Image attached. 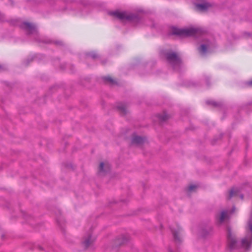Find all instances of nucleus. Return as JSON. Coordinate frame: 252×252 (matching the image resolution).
<instances>
[{
  "label": "nucleus",
  "mask_w": 252,
  "mask_h": 252,
  "mask_svg": "<svg viewBox=\"0 0 252 252\" xmlns=\"http://www.w3.org/2000/svg\"><path fill=\"white\" fill-rule=\"evenodd\" d=\"M228 244L231 250H238L240 248L249 250L252 244V214H251L247 228V234L240 242L237 241L235 235L230 229H228Z\"/></svg>",
  "instance_id": "obj_1"
},
{
  "label": "nucleus",
  "mask_w": 252,
  "mask_h": 252,
  "mask_svg": "<svg viewBox=\"0 0 252 252\" xmlns=\"http://www.w3.org/2000/svg\"><path fill=\"white\" fill-rule=\"evenodd\" d=\"M201 30L197 28H185L184 29H178V28H172V33L178 35L179 36H194V35H198L201 32Z\"/></svg>",
  "instance_id": "obj_2"
},
{
  "label": "nucleus",
  "mask_w": 252,
  "mask_h": 252,
  "mask_svg": "<svg viewBox=\"0 0 252 252\" xmlns=\"http://www.w3.org/2000/svg\"><path fill=\"white\" fill-rule=\"evenodd\" d=\"M166 56L167 60L171 63L175 69H176L178 66H180L181 64V59L175 52H167L166 54Z\"/></svg>",
  "instance_id": "obj_3"
},
{
  "label": "nucleus",
  "mask_w": 252,
  "mask_h": 252,
  "mask_svg": "<svg viewBox=\"0 0 252 252\" xmlns=\"http://www.w3.org/2000/svg\"><path fill=\"white\" fill-rule=\"evenodd\" d=\"M108 14L113 18L121 21L124 20L126 18V13L120 10L109 11Z\"/></svg>",
  "instance_id": "obj_4"
},
{
  "label": "nucleus",
  "mask_w": 252,
  "mask_h": 252,
  "mask_svg": "<svg viewBox=\"0 0 252 252\" xmlns=\"http://www.w3.org/2000/svg\"><path fill=\"white\" fill-rule=\"evenodd\" d=\"M21 27L25 30L29 34H34L37 32L34 25L30 23L24 22L21 25Z\"/></svg>",
  "instance_id": "obj_5"
},
{
  "label": "nucleus",
  "mask_w": 252,
  "mask_h": 252,
  "mask_svg": "<svg viewBox=\"0 0 252 252\" xmlns=\"http://www.w3.org/2000/svg\"><path fill=\"white\" fill-rule=\"evenodd\" d=\"M95 240V238L93 237L90 234H89L84 237L83 244L86 248H88L91 246Z\"/></svg>",
  "instance_id": "obj_6"
},
{
  "label": "nucleus",
  "mask_w": 252,
  "mask_h": 252,
  "mask_svg": "<svg viewBox=\"0 0 252 252\" xmlns=\"http://www.w3.org/2000/svg\"><path fill=\"white\" fill-rule=\"evenodd\" d=\"M116 109L122 116H125L126 114V106L124 102H118L116 105Z\"/></svg>",
  "instance_id": "obj_7"
},
{
  "label": "nucleus",
  "mask_w": 252,
  "mask_h": 252,
  "mask_svg": "<svg viewBox=\"0 0 252 252\" xmlns=\"http://www.w3.org/2000/svg\"><path fill=\"white\" fill-rule=\"evenodd\" d=\"M126 242V237L125 234L119 236L115 240V245L117 247H120L125 244Z\"/></svg>",
  "instance_id": "obj_8"
},
{
  "label": "nucleus",
  "mask_w": 252,
  "mask_h": 252,
  "mask_svg": "<svg viewBox=\"0 0 252 252\" xmlns=\"http://www.w3.org/2000/svg\"><path fill=\"white\" fill-rule=\"evenodd\" d=\"M212 6V4L209 3H196L195 6L197 10L199 11H206Z\"/></svg>",
  "instance_id": "obj_9"
},
{
  "label": "nucleus",
  "mask_w": 252,
  "mask_h": 252,
  "mask_svg": "<svg viewBox=\"0 0 252 252\" xmlns=\"http://www.w3.org/2000/svg\"><path fill=\"white\" fill-rule=\"evenodd\" d=\"M110 164L108 162H102L100 163L99 166V172H107L110 169Z\"/></svg>",
  "instance_id": "obj_10"
},
{
  "label": "nucleus",
  "mask_w": 252,
  "mask_h": 252,
  "mask_svg": "<svg viewBox=\"0 0 252 252\" xmlns=\"http://www.w3.org/2000/svg\"><path fill=\"white\" fill-rule=\"evenodd\" d=\"M229 214L230 213L228 211H222L219 218L220 222H222V221L226 220L229 218Z\"/></svg>",
  "instance_id": "obj_11"
},
{
  "label": "nucleus",
  "mask_w": 252,
  "mask_h": 252,
  "mask_svg": "<svg viewBox=\"0 0 252 252\" xmlns=\"http://www.w3.org/2000/svg\"><path fill=\"white\" fill-rule=\"evenodd\" d=\"M103 80L106 83L111 85H115L117 84V82L110 76H105L103 78Z\"/></svg>",
  "instance_id": "obj_12"
},
{
  "label": "nucleus",
  "mask_w": 252,
  "mask_h": 252,
  "mask_svg": "<svg viewBox=\"0 0 252 252\" xmlns=\"http://www.w3.org/2000/svg\"><path fill=\"white\" fill-rule=\"evenodd\" d=\"M145 139L141 136H134L132 139V143L133 144H142L144 142Z\"/></svg>",
  "instance_id": "obj_13"
},
{
  "label": "nucleus",
  "mask_w": 252,
  "mask_h": 252,
  "mask_svg": "<svg viewBox=\"0 0 252 252\" xmlns=\"http://www.w3.org/2000/svg\"><path fill=\"white\" fill-rule=\"evenodd\" d=\"M239 191V189L232 188L229 191V197L231 198L233 196L238 195Z\"/></svg>",
  "instance_id": "obj_14"
},
{
  "label": "nucleus",
  "mask_w": 252,
  "mask_h": 252,
  "mask_svg": "<svg viewBox=\"0 0 252 252\" xmlns=\"http://www.w3.org/2000/svg\"><path fill=\"white\" fill-rule=\"evenodd\" d=\"M207 46L204 45V44H202L199 48V51L201 55H205L206 53L207 52Z\"/></svg>",
  "instance_id": "obj_15"
},
{
  "label": "nucleus",
  "mask_w": 252,
  "mask_h": 252,
  "mask_svg": "<svg viewBox=\"0 0 252 252\" xmlns=\"http://www.w3.org/2000/svg\"><path fill=\"white\" fill-rule=\"evenodd\" d=\"M175 240H180V230L175 231V230H172Z\"/></svg>",
  "instance_id": "obj_16"
},
{
  "label": "nucleus",
  "mask_w": 252,
  "mask_h": 252,
  "mask_svg": "<svg viewBox=\"0 0 252 252\" xmlns=\"http://www.w3.org/2000/svg\"><path fill=\"white\" fill-rule=\"evenodd\" d=\"M197 185H189L188 187V190L189 191H194V190H195V189H197Z\"/></svg>",
  "instance_id": "obj_17"
},
{
  "label": "nucleus",
  "mask_w": 252,
  "mask_h": 252,
  "mask_svg": "<svg viewBox=\"0 0 252 252\" xmlns=\"http://www.w3.org/2000/svg\"><path fill=\"white\" fill-rule=\"evenodd\" d=\"M88 57H91L93 59H95L98 57L97 55L94 52H91L88 54Z\"/></svg>",
  "instance_id": "obj_18"
},
{
  "label": "nucleus",
  "mask_w": 252,
  "mask_h": 252,
  "mask_svg": "<svg viewBox=\"0 0 252 252\" xmlns=\"http://www.w3.org/2000/svg\"><path fill=\"white\" fill-rule=\"evenodd\" d=\"M132 19H133V16H131L128 14H127V21L129 20H132Z\"/></svg>",
  "instance_id": "obj_19"
},
{
  "label": "nucleus",
  "mask_w": 252,
  "mask_h": 252,
  "mask_svg": "<svg viewBox=\"0 0 252 252\" xmlns=\"http://www.w3.org/2000/svg\"><path fill=\"white\" fill-rule=\"evenodd\" d=\"M248 85H249L250 86H252V81H250V82H248Z\"/></svg>",
  "instance_id": "obj_20"
},
{
  "label": "nucleus",
  "mask_w": 252,
  "mask_h": 252,
  "mask_svg": "<svg viewBox=\"0 0 252 252\" xmlns=\"http://www.w3.org/2000/svg\"><path fill=\"white\" fill-rule=\"evenodd\" d=\"M240 197H241V198H243V195H240Z\"/></svg>",
  "instance_id": "obj_21"
}]
</instances>
